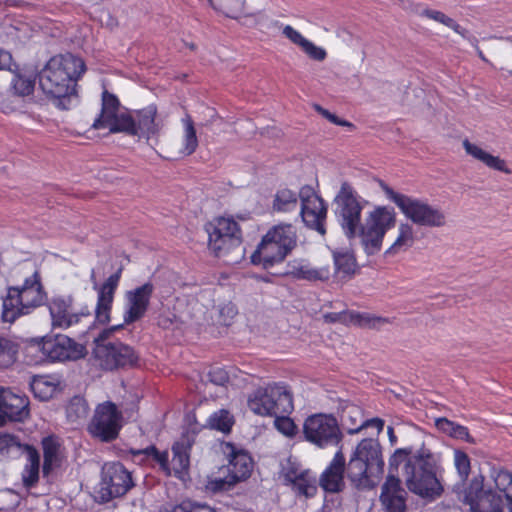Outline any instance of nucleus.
<instances>
[{"instance_id":"nucleus-35","label":"nucleus","mask_w":512,"mask_h":512,"mask_svg":"<svg viewBox=\"0 0 512 512\" xmlns=\"http://www.w3.org/2000/svg\"><path fill=\"white\" fill-rule=\"evenodd\" d=\"M292 251L297 244V230L291 223H280L270 228L265 234Z\"/></svg>"},{"instance_id":"nucleus-11","label":"nucleus","mask_w":512,"mask_h":512,"mask_svg":"<svg viewBox=\"0 0 512 512\" xmlns=\"http://www.w3.org/2000/svg\"><path fill=\"white\" fill-rule=\"evenodd\" d=\"M134 487L131 472L120 462L105 463L94 499L99 504H106L115 498L126 495Z\"/></svg>"},{"instance_id":"nucleus-31","label":"nucleus","mask_w":512,"mask_h":512,"mask_svg":"<svg viewBox=\"0 0 512 512\" xmlns=\"http://www.w3.org/2000/svg\"><path fill=\"white\" fill-rule=\"evenodd\" d=\"M333 262L335 272L341 279H351L358 270L356 257L354 253L348 249L333 251Z\"/></svg>"},{"instance_id":"nucleus-47","label":"nucleus","mask_w":512,"mask_h":512,"mask_svg":"<svg viewBox=\"0 0 512 512\" xmlns=\"http://www.w3.org/2000/svg\"><path fill=\"white\" fill-rule=\"evenodd\" d=\"M207 422L210 428L222 433H229L234 424L233 417L224 409L212 413Z\"/></svg>"},{"instance_id":"nucleus-14","label":"nucleus","mask_w":512,"mask_h":512,"mask_svg":"<svg viewBox=\"0 0 512 512\" xmlns=\"http://www.w3.org/2000/svg\"><path fill=\"white\" fill-rule=\"evenodd\" d=\"M122 413L115 403L106 401L97 405L87 431L95 439L109 443L117 439L122 428Z\"/></svg>"},{"instance_id":"nucleus-15","label":"nucleus","mask_w":512,"mask_h":512,"mask_svg":"<svg viewBox=\"0 0 512 512\" xmlns=\"http://www.w3.org/2000/svg\"><path fill=\"white\" fill-rule=\"evenodd\" d=\"M300 216L306 227L326 234L328 205L310 185L300 188Z\"/></svg>"},{"instance_id":"nucleus-55","label":"nucleus","mask_w":512,"mask_h":512,"mask_svg":"<svg viewBox=\"0 0 512 512\" xmlns=\"http://www.w3.org/2000/svg\"><path fill=\"white\" fill-rule=\"evenodd\" d=\"M18 64L14 61L12 54L5 49L0 48V71H16Z\"/></svg>"},{"instance_id":"nucleus-51","label":"nucleus","mask_w":512,"mask_h":512,"mask_svg":"<svg viewBox=\"0 0 512 512\" xmlns=\"http://www.w3.org/2000/svg\"><path fill=\"white\" fill-rule=\"evenodd\" d=\"M23 445L17 436L11 434L0 435V457H7L14 448L23 450Z\"/></svg>"},{"instance_id":"nucleus-53","label":"nucleus","mask_w":512,"mask_h":512,"mask_svg":"<svg viewBox=\"0 0 512 512\" xmlns=\"http://www.w3.org/2000/svg\"><path fill=\"white\" fill-rule=\"evenodd\" d=\"M171 512H216L213 508L205 504H199L191 501H182L174 506Z\"/></svg>"},{"instance_id":"nucleus-38","label":"nucleus","mask_w":512,"mask_h":512,"mask_svg":"<svg viewBox=\"0 0 512 512\" xmlns=\"http://www.w3.org/2000/svg\"><path fill=\"white\" fill-rule=\"evenodd\" d=\"M289 486H291L296 495L306 498L314 497L318 491L316 476L310 470H305V473H301Z\"/></svg>"},{"instance_id":"nucleus-23","label":"nucleus","mask_w":512,"mask_h":512,"mask_svg":"<svg viewBox=\"0 0 512 512\" xmlns=\"http://www.w3.org/2000/svg\"><path fill=\"white\" fill-rule=\"evenodd\" d=\"M291 251L286 245H281L274 239L264 235L257 249L251 255V262L269 269L277 263H281Z\"/></svg>"},{"instance_id":"nucleus-18","label":"nucleus","mask_w":512,"mask_h":512,"mask_svg":"<svg viewBox=\"0 0 512 512\" xmlns=\"http://www.w3.org/2000/svg\"><path fill=\"white\" fill-rule=\"evenodd\" d=\"M158 109L156 104H149L142 109L135 110L133 114L128 113L126 124L127 129L123 133L129 136H138L147 141L152 137L158 136L162 125L156 121Z\"/></svg>"},{"instance_id":"nucleus-5","label":"nucleus","mask_w":512,"mask_h":512,"mask_svg":"<svg viewBox=\"0 0 512 512\" xmlns=\"http://www.w3.org/2000/svg\"><path fill=\"white\" fill-rule=\"evenodd\" d=\"M384 472V460L379 442L372 438L362 439L356 446L348 463L346 476L358 489H371Z\"/></svg>"},{"instance_id":"nucleus-21","label":"nucleus","mask_w":512,"mask_h":512,"mask_svg":"<svg viewBox=\"0 0 512 512\" xmlns=\"http://www.w3.org/2000/svg\"><path fill=\"white\" fill-rule=\"evenodd\" d=\"M346 475V458L341 449L336 451L332 460L319 477L320 487L328 493H339L344 490Z\"/></svg>"},{"instance_id":"nucleus-19","label":"nucleus","mask_w":512,"mask_h":512,"mask_svg":"<svg viewBox=\"0 0 512 512\" xmlns=\"http://www.w3.org/2000/svg\"><path fill=\"white\" fill-rule=\"evenodd\" d=\"M121 279V269L111 274L101 285L93 286L97 293L94 324L105 326L111 320L115 294Z\"/></svg>"},{"instance_id":"nucleus-8","label":"nucleus","mask_w":512,"mask_h":512,"mask_svg":"<svg viewBox=\"0 0 512 512\" xmlns=\"http://www.w3.org/2000/svg\"><path fill=\"white\" fill-rule=\"evenodd\" d=\"M378 185L386 198L393 202L413 223L426 227H443L446 224V216L439 208L433 207L419 198L396 192L383 180H378Z\"/></svg>"},{"instance_id":"nucleus-4","label":"nucleus","mask_w":512,"mask_h":512,"mask_svg":"<svg viewBox=\"0 0 512 512\" xmlns=\"http://www.w3.org/2000/svg\"><path fill=\"white\" fill-rule=\"evenodd\" d=\"M86 69L84 60L70 52L54 55L40 71L39 85L45 94L65 99L76 93Z\"/></svg>"},{"instance_id":"nucleus-37","label":"nucleus","mask_w":512,"mask_h":512,"mask_svg":"<svg viewBox=\"0 0 512 512\" xmlns=\"http://www.w3.org/2000/svg\"><path fill=\"white\" fill-rule=\"evenodd\" d=\"M270 391L272 390L273 393L277 391L278 393L273 395V398L270 402H272V405H278L280 401L282 402V399L285 397L287 408L285 410H282L281 408L275 409V415H290L294 410V401H293V393L290 388V386L284 382H272L269 383Z\"/></svg>"},{"instance_id":"nucleus-13","label":"nucleus","mask_w":512,"mask_h":512,"mask_svg":"<svg viewBox=\"0 0 512 512\" xmlns=\"http://www.w3.org/2000/svg\"><path fill=\"white\" fill-rule=\"evenodd\" d=\"M303 434L306 441L319 448L338 445L342 440L337 419L330 414L318 413L307 417Z\"/></svg>"},{"instance_id":"nucleus-56","label":"nucleus","mask_w":512,"mask_h":512,"mask_svg":"<svg viewBox=\"0 0 512 512\" xmlns=\"http://www.w3.org/2000/svg\"><path fill=\"white\" fill-rule=\"evenodd\" d=\"M209 379L218 386H225L229 382V375L223 368H213L209 372Z\"/></svg>"},{"instance_id":"nucleus-2","label":"nucleus","mask_w":512,"mask_h":512,"mask_svg":"<svg viewBox=\"0 0 512 512\" xmlns=\"http://www.w3.org/2000/svg\"><path fill=\"white\" fill-rule=\"evenodd\" d=\"M463 502L471 512H512V472L493 466L488 479L478 474L472 477L464 490Z\"/></svg>"},{"instance_id":"nucleus-30","label":"nucleus","mask_w":512,"mask_h":512,"mask_svg":"<svg viewBox=\"0 0 512 512\" xmlns=\"http://www.w3.org/2000/svg\"><path fill=\"white\" fill-rule=\"evenodd\" d=\"M128 113H119L116 110H109L101 107L100 114L95 118L92 127L94 129H108L111 133H123L127 129Z\"/></svg>"},{"instance_id":"nucleus-40","label":"nucleus","mask_w":512,"mask_h":512,"mask_svg":"<svg viewBox=\"0 0 512 512\" xmlns=\"http://www.w3.org/2000/svg\"><path fill=\"white\" fill-rule=\"evenodd\" d=\"M30 387L34 396L41 401L51 399L58 390V384L50 376H35Z\"/></svg>"},{"instance_id":"nucleus-46","label":"nucleus","mask_w":512,"mask_h":512,"mask_svg":"<svg viewBox=\"0 0 512 512\" xmlns=\"http://www.w3.org/2000/svg\"><path fill=\"white\" fill-rule=\"evenodd\" d=\"M182 122L184 125V136L181 151L184 155L189 156L193 154L198 147L196 129L194 127V122L190 115H186Z\"/></svg>"},{"instance_id":"nucleus-41","label":"nucleus","mask_w":512,"mask_h":512,"mask_svg":"<svg viewBox=\"0 0 512 512\" xmlns=\"http://www.w3.org/2000/svg\"><path fill=\"white\" fill-rule=\"evenodd\" d=\"M387 323H390L388 318L367 312L351 311L350 325L359 328L378 329Z\"/></svg>"},{"instance_id":"nucleus-12","label":"nucleus","mask_w":512,"mask_h":512,"mask_svg":"<svg viewBox=\"0 0 512 512\" xmlns=\"http://www.w3.org/2000/svg\"><path fill=\"white\" fill-rule=\"evenodd\" d=\"M53 328L66 330L78 325L92 316L87 304L77 305L71 294L54 295L47 302Z\"/></svg>"},{"instance_id":"nucleus-57","label":"nucleus","mask_w":512,"mask_h":512,"mask_svg":"<svg viewBox=\"0 0 512 512\" xmlns=\"http://www.w3.org/2000/svg\"><path fill=\"white\" fill-rule=\"evenodd\" d=\"M101 107L107 108L109 110L119 111L120 101L118 97L107 90H104L102 93V104Z\"/></svg>"},{"instance_id":"nucleus-45","label":"nucleus","mask_w":512,"mask_h":512,"mask_svg":"<svg viewBox=\"0 0 512 512\" xmlns=\"http://www.w3.org/2000/svg\"><path fill=\"white\" fill-rule=\"evenodd\" d=\"M19 354V345L15 341L0 337V368L12 366Z\"/></svg>"},{"instance_id":"nucleus-33","label":"nucleus","mask_w":512,"mask_h":512,"mask_svg":"<svg viewBox=\"0 0 512 512\" xmlns=\"http://www.w3.org/2000/svg\"><path fill=\"white\" fill-rule=\"evenodd\" d=\"M43 450L42 473L44 477L49 476L53 469L59 466L60 443L53 435L46 436L41 441Z\"/></svg>"},{"instance_id":"nucleus-44","label":"nucleus","mask_w":512,"mask_h":512,"mask_svg":"<svg viewBox=\"0 0 512 512\" xmlns=\"http://www.w3.org/2000/svg\"><path fill=\"white\" fill-rule=\"evenodd\" d=\"M11 90L17 96H29L34 92L35 80L23 75L20 67L12 71Z\"/></svg>"},{"instance_id":"nucleus-28","label":"nucleus","mask_w":512,"mask_h":512,"mask_svg":"<svg viewBox=\"0 0 512 512\" xmlns=\"http://www.w3.org/2000/svg\"><path fill=\"white\" fill-rule=\"evenodd\" d=\"M282 34L291 43L300 47L310 59L315 61H324L326 59L327 52L324 48L316 46L291 25H285L282 29Z\"/></svg>"},{"instance_id":"nucleus-60","label":"nucleus","mask_w":512,"mask_h":512,"mask_svg":"<svg viewBox=\"0 0 512 512\" xmlns=\"http://www.w3.org/2000/svg\"><path fill=\"white\" fill-rule=\"evenodd\" d=\"M327 120L330 121L331 123L335 124V125L347 127L350 130H354L355 129V125L353 123H351V122H349L347 120L341 119V118H339L337 115H335L333 113H331L329 115V118Z\"/></svg>"},{"instance_id":"nucleus-24","label":"nucleus","mask_w":512,"mask_h":512,"mask_svg":"<svg viewBox=\"0 0 512 512\" xmlns=\"http://www.w3.org/2000/svg\"><path fill=\"white\" fill-rule=\"evenodd\" d=\"M291 251L286 245H281L274 239L264 235L257 249L251 255V262L269 269L277 263H281Z\"/></svg>"},{"instance_id":"nucleus-20","label":"nucleus","mask_w":512,"mask_h":512,"mask_svg":"<svg viewBox=\"0 0 512 512\" xmlns=\"http://www.w3.org/2000/svg\"><path fill=\"white\" fill-rule=\"evenodd\" d=\"M46 348L49 362L75 361L85 357L87 353L83 344L63 334L47 336Z\"/></svg>"},{"instance_id":"nucleus-16","label":"nucleus","mask_w":512,"mask_h":512,"mask_svg":"<svg viewBox=\"0 0 512 512\" xmlns=\"http://www.w3.org/2000/svg\"><path fill=\"white\" fill-rule=\"evenodd\" d=\"M154 291L155 287L151 281L127 290L124 293L123 324L114 327L113 330L132 325L144 318L149 310Z\"/></svg>"},{"instance_id":"nucleus-22","label":"nucleus","mask_w":512,"mask_h":512,"mask_svg":"<svg viewBox=\"0 0 512 512\" xmlns=\"http://www.w3.org/2000/svg\"><path fill=\"white\" fill-rule=\"evenodd\" d=\"M127 456L137 465L146 467H158L165 476H171L169 453L167 450L160 451L155 445L151 444L145 448H129L126 450Z\"/></svg>"},{"instance_id":"nucleus-32","label":"nucleus","mask_w":512,"mask_h":512,"mask_svg":"<svg viewBox=\"0 0 512 512\" xmlns=\"http://www.w3.org/2000/svg\"><path fill=\"white\" fill-rule=\"evenodd\" d=\"M463 147L467 154L471 155L475 159L484 163L487 167L510 174L511 170L507 168L505 160L501 159L498 156H493L490 153L486 152L479 146L472 144L467 139L463 141Z\"/></svg>"},{"instance_id":"nucleus-50","label":"nucleus","mask_w":512,"mask_h":512,"mask_svg":"<svg viewBox=\"0 0 512 512\" xmlns=\"http://www.w3.org/2000/svg\"><path fill=\"white\" fill-rule=\"evenodd\" d=\"M275 428L287 437H294L297 434V426L289 415H277L274 416Z\"/></svg>"},{"instance_id":"nucleus-62","label":"nucleus","mask_w":512,"mask_h":512,"mask_svg":"<svg viewBox=\"0 0 512 512\" xmlns=\"http://www.w3.org/2000/svg\"><path fill=\"white\" fill-rule=\"evenodd\" d=\"M5 4L8 7H23L27 3L23 0H6Z\"/></svg>"},{"instance_id":"nucleus-52","label":"nucleus","mask_w":512,"mask_h":512,"mask_svg":"<svg viewBox=\"0 0 512 512\" xmlns=\"http://www.w3.org/2000/svg\"><path fill=\"white\" fill-rule=\"evenodd\" d=\"M305 470L306 469H302L298 463L288 460L287 464L282 468L284 484L289 485L291 482L295 481L301 473H305Z\"/></svg>"},{"instance_id":"nucleus-43","label":"nucleus","mask_w":512,"mask_h":512,"mask_svg":"<svg viewBox=\"0 0 512 512\" xmlns=\"http://www.w3.org/2000/svg\"><path fill=\"white\" fill-rule=\"evenodd\" d=\"M292 273L295 278L308 281H327L330 277V269L327 266L300 265L295 267Z\"/></svg>"},{"instance_id":"nucleus-61","label":"nucleus","mask_w":512,"mask_h":512,"mask_svg":"<svg viewBox=\"0 0 512 512\" xmlns=\"http://www.w3.org/2000/svg\"><path fill=\"white\" fill-rule=\"evenodd\" d=\"M451 436L465 439L468 438L470 435L467 427L455 423Z\"/></svg>"},{"instance_id":"nucleus-34","label":"nucleus","mask_w":512,"mask_h":512,"mask_svg":"<svg viewBox=\"0 0 512 512\" xmlns=\"http://www.w3.org/2000/svg\"><path fill=\"white\" fill-rule=\"evenodd\" d=\"M300 200V191L296 192L287 187L279 188L272 201V209L277 213H289L295 211Z\"/></svg>"},{"instance_id":"nucleus-26","label":"nucleus","mask_w":512,"mask_h":512,"mask_svg":"<svg viewBox=\"0 0 512 512\" xmlns=\"http://www.w3.org/2000/svg\"><path fill=\"white\" fill-rule=\"evenodd\" d=\"M380 500L386 512L406 511V492L398 477L389 475L382 485Z\"/></svg>"},{"instance_id":"nucleus-29","label":"nucleus","mask_w":512,"mask_h":512,"mask_svg":"<svg viewBox=\"0 0 512 512\" xmlns=\"http://www.w3.org/2000/svg\"><path fill=\"white\" fill-rule=\"evenodd\" d=\"M23 451L26 453V463L21 473L22 483L26 489H31L39 482L40 454L38 450L30 444H24Z\"/></svg>"},{"instance_id":"nucleus-42","label":"nucleus","mask_w":512,"mask_h":512,"mask_svg":"<svg viewBox=\"0 0 512 512\" xmlns=\"http://www.w3.org/2000/svg\"><path fill=\"white\" fill-rule=\"evenodd\" d=\"M415 241L413 227L410 224H401L398 228V236L393 244L386 250V254H396L401 250L412 247Z\"/></svg>"},{"instance_id":"nucleus-58","label":"nucleus","mask_w":512,"mask_h":512,"mask_svg":"<svg viewBox=\"0 0 512 512\" xmlns=\"http://www.w3.org/2000/svg\"><path fill=\"white\" fill-rule=\"evenodd\" d=\"M435 426L437 427L438 430L451 435L453 428L455 426V422H453L445 417H441V418L436 419Z\"/></svg>"},{"instance_id":"nucleus-7","label":"nucleus","mask_w":512,"mask_h":512,"mask_svg":"<svg viewBox=\"0 0 512 512\" xmlns=\"http://www.w3.org/2000/svg\"><path fill=\"white\" fill-rule=\"evenodd\" d=\"M222 452L227 464L219 469L218 476L209 478L206 484L207 490L213 493L231 490L238 483L250 478L254 469V460L247 450L231 442H224Z\"/></svg>"},{"instance_id":"nucleus-1","label":"nucleus","mask_w":512,"mask_h":512,"mask_svg":"<svg viewBox=\"0 0 512 512\" xmlns=\"http://www.w3.org/2000/svg\"><path fill=\"white\" fill-rule=\"evenodd\" d=\"M335 203V215L344 235L349 240L358 238L367 255L380 252L385 235L396 226L394 208L375 206L366 213L364 221L361 222L362 211L367 202L347 181L341 184Z\"/></svg>"},{"instance_id":"nucleus-49","label":"nucleus","mask_w":512,"mask_h":512,"mask_svg":"<svg viewBox=\"0 0 512 512\" xmlns=\"http://www.w3.org/2000/svg\"><path fill=\"white\" fill-rule=\"evenodd\" d=\"M454 465L462 481H467L471 472V461L468 454L462 450L454 451Z\"/></svg>"},{"instance_id":"nucleus-59","label":"nucleus","mask_w":512,"mask_h":512,"mask_svg":"<svg viewBox=\"0 0 512 512\" xmlns=\"http://www.w3.org/2000/svg\"><path fill=\"white\" fill-rule=\"evenodd\" d=\"M366 427H373L377 430V433H380V432H382V430L384 428V420L377 418V417L367 419L355 431H358L359 429L366 428Z\"/></svg>"},{"instance_id":"nucleus-9","label":"nucleus","mask_w":512,"mask_h":512,"mask_svg":"<svg viewBox=\"0 0 512 512\" xmlns=\"http://www.w3.org/2000/svg\"><path fill=\"white\" fill-rule=\"evenodd\" d=\"M108 334L109 331L105 329L94 339L92 354L96 364L105 371L135 367L139 356L134 348L119 340L105 342Z\"/></svg>"},{"instance_id":"nucleus-48","label":"nucleus","mask_w":512,"mask_h":512,"mask_svg":"<svg viewBox=\"0 0 512 512\" xmlns=\"http://www.w3.org/2000/svg\"><path fill=\"white\" fill-rule=\"evenodd\" d=\"M424 15H426L428 18L437 21L439 23H442L443 25L449 27L453 31H455L457 34L461 35L463 38H468L469 31L465 28H463L461 25H459L454 19L447 16L441 11L437 10H425Z\"/></svg>"},{"instance_id":"nucleus-36","label":"nucleus","mask_w":512,"mask_h":512,"mask_svg":"<svg viewBox=\"0 0 512 512\" xmlns=\"http://www.w3.org/2000/svg\"><path fill=\"white\" fill-rule=\"evenodd\" d=\"M46 344L47 336L27 340L24 353L29 364L38 365L49 362Z\"/></svg>"},{"instance_id":"nucleus-3","label":"nucleus","mask_w":512,"mask_h":512,"mask_svg":"<svg viewBox=\"0 0 512 512\" xmlns=\"http://www.w3.org/2000/svg\"><path fill=\"white\" fill-rule=\"evenodd\" d=\"M404 463L403 477L407 488L422 498L433 500L443 492L436 476V467L429 455H412V448H398L390 458V467Z\"/></svg>"},{"instance_id":"nucleus-54","label":"nucleus","mask_w":512,"mask_h":512,"mask_svg":"<svg viewBox=\"0 0 512 512\" xmlns=\"http://www.w3.org/2000/svg\"><path fill=\"white\" fill-rule=\"evenodd\" d=\"M326 323H341L350 326L351 311L328 312L323 315Z\"/></svg>"},{"instance_id":"nucleus-25","label":"nucleus","mask_w":512,"mask_h":512,"mask_svg":"<svg viewBox=\"0 0 512 512\" xmlns=\"http://www.w3.org/2000/svg\"><path fill=\"white\" fill-rule=\"evenodd\" d=\"M278 392L270 391L269 383L266 386L256 388L247 399V405L251 412L262 417H273L275 415V409L281 408L282 410L288 409L285 397L282 402L278 405H272L270 402L273 395Z\"/></svg>"},{"instance_id":"nucleus-39","label":"nucleus","mask_w":512,"mask_h":512,"mask_svg":"<svg viewBox=\"0 0 512 512\" xmlns=\"http://www.w3.org/2000/svg\"><path fill=\"white\" fill-rule=\"evenodd\" d=\"M212 7L225 15L228 18L238 19L241 16H254L246 8L245 0H218L217 3H212Z\"/></svg>"},{"instance_id":"nucleus-63","label":"nucleus","mask_w":512,"mask_h":512,"mask_svg":"<svg viewBox=\"0 0 512 512\" xmlns=\"http://www.w3.org/2000/svg\"><path fill=\"white\" fill-rule=\"evenodd\" d=\"M315 110L321 114L324 118L328 119L331 112L320 105H315Z\"/></svg>"},{"instance_id":"nucleus-64","label":"nucleus","mask_w":512,"mask_h":512,"mask_svg":"<svg viewBox=\"0 0 512 512\" xmlns=\"http://www.w3.org/2000/svg\"><path fill=\"white\" fill-rule=\"evenodd\" d=\"M388 434L391 442L396 440V436L394 435L392 427H388Z\"/></svg>"},{"instance_id":"nucleus-27","label":"nucleus","mask_w":512,"mask_h":512,"mask_svg":"<svg viewBox=\"0 0 512 512\" xmlns=\"http://www.w3.org/2000/svg\"><path fill=\"white\" fill-rule=\"evenodd\" d=\"M27 397L17 395L10 389H0V412L11 421H23L29 415Z\"/></svg>"},{"instance_id":"nucleus-17","label":"nucleus","mask_w":512,"mask_h":512,"mask_svg":"<svg viewBox=\"0 0 512 512\" xmlns=\"http://www.w3.org/2000/svg\"><path fill=\"white\" fill-rule=\"evenodd\" d=\"M199 432L197 425H190L181 437L172 444V459L170 461L171 475L185 480L189 475L190 454Z\"/></svg>"},{"instance_id":"nucleus-10","label":"nucleus","mask_w":512,"mask_h":512,"mask_svg":"<svg viewBox=\"0 0 512 512\" xmlns=\"http://www.w3.org/2000/svg\"><path fill=\"white\" fill-rule=\"evenodd\" d=\"M208 235V249L216 257L227 255L242 243L240 225L233 218L215 217L204 225Z\"/></svg>"},{"instance_id":"nucleus-6","label":"nucleus","mask_w":512,"mask_h":512,"mask_svg":"<svg viewBox=\"0 0 512 512\" xmlns=\"http://www.w3.org/2000/svg\"><path fill=\"white\" fill-rule=\"evenodd\" d=\"M47 301V292L39 270L27 276L22 285L8 287L2 301V318L13 323L20 316L32 313Z\"/></svg>"}]
</instances>
